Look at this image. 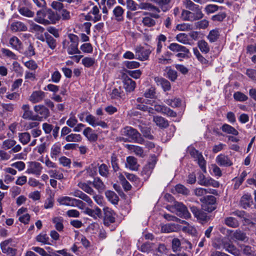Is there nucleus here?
<instances>
[{"label":"nucleus","instance_id":"45","mask_svg":"<svg viewBox=\"0 0 256 256\" xmlns=\"http://www.w3.org/2000/svg\"><path fill=\"white\" fill-rule=\"evenodd\" d=\"M224 223L230 227L236 228L238 226L239 222L238 220L233 217H227L224 219Z\"/></svg>","mask_w":256,"mask_h":256},{"label":"nucleus","instance_id":"59","mask_svg":"<svg viewBox=\"0 0 256 256\" xmlns=\"http://www.w3.org/2000/svg\"><path fill=\"white\" fill-rule=\"evenodd\" d=\"M234 99L238 102H244L248 100V97L240 92H236L234 94Z\"/></svg>","mask_w":256,"mask_h":256},{"label":"nucleus","instance_id":"24","mask_svg":"<svg viewBox=\"0 0 256 256\" xmlns=\"http://www.w3.org/2000/svg\"><path fill=\"white\" fill-rule=\"evenodd\" d=\"M124 10L122 8L118 6H116L112 10L113 15L114 17V20L118 22H121L124 21Z\"/></svg>","mask_w":256,"mask_h":256},{"label":"nucleus","instance_id":"57","mask_svg":"<svg viewBox=\"0 0 256 256\" xmlns=\"http://www.w3.org/2000/svg\"><path fill=\"white\" fill-rule=\"evenodd\" d=\"M166 71L167 74L166 77L172 82L175 81L178 77L177 72L170 68H166Z\"/></svg>","mask_w":256,"mask_h":256},{"label":"nucleus","instance_id":"21","mask_svg":"<svg viewBox=\"0 0 256 256\" xmlns=\"http://www.w3.org/2000/svg\"><path fill=\"white\" fill-rule=\"evenodd\" d=\"M84 212L95 219L102 216V210L98 206L94 208V209L86 208H85Z\"/></svg>","mask_w":256,"mask_h":256},{"label":"nucleus","instance_id":"13","mask_svg":"<svg viewBox=\"0 0 256 256\" xmlns=\"http://www.w3.org/2000/svg\"><path fill=\"white\" fill-rule=\"evenodd\" d=\"M143 14L146 15L148 14L146 12H144ZM150 16H145L142 18V22L144 26L152 27L156 24V21L152 18H158L160 16L158 14L148 13Z\"/></svg>","mask_w":256,"mask_h":256},{"label":"nucleus","instance_id":"60","mask_svg":"<svg viewBox=\"0 0 256 256\" xmlns=\"http://www.w3.org/2000/svg\"><path fill=\"white\" fill-rule=\"evenodd\" d=\"M226 14L225 12H220L218 14L212 16L211 20L214 22H222L226 18Z\"/></svg>","mask_w":256,"mask_h":256},{"label":"nucleus","instance_id":"14","mask_svg":"<svg viewBox=\"0 0 256 256\" xmlns=\"http://www.w3.org/2000/svg\"><path fill=\"white\" fill-rule=\"evenodd\" d=\"M222 248L225 249L228 252L234 256H237L238 254V250L236 248L226 239H222Z\"/></svg>","mask_w":256,"mask_h":256},{"label":"nucleus","instance_id":"63","mask_svg":"<svg viewBox=\"0 0 256 256\" xmlns=\"http://www.w3.org/2000/svg\"><path fill=\"white\" fill-rule=\"evenodd\" d=\"M119 180L121 182V184H122L124 189L126 191L130 190L131 189V188H132L131 185L126 180L125 178L122 175H120L119 176Z\"/></svg>","mask_w":256,"mask_h":256},{"label":"nucleus","instance_id":"27","mask_svg":"<svg viewBox=\"0 0 256 256\" xmlns=\"http://www.w3.org/2000/svg\"><path fill=\"white\" fill-rule=\"evenodd\" d=\"M126 166L132 170H137L139 165L138 164L136 158L132 156L127 157Z\"/></svg>","mask_w":256,"mask_h":256},{"label":"nucleus","instance_id":"11","mask_svg":"<svg viewBox=\"0 0 256 256\" xmlns=\"http://www.w3.org/2000/svg\"><path fill=\"white\" fill-rule=\"evenodd\" d=\"M104 212V224L106 226H108L110 224L115 222V213L112 209L104 207L103 208Z\"/></svg>","mask_w":256,"mask_h":256},{"label":"nucleus","instance_id":"42","mask_svg":"<svg viewBox=\"0 0 256 256\" xmlns=\"http://www.w3.org/2000/svg\"><path fill=\"white\" fill-rule=\"evenodd\" d=\"M64 140L67 142H80L82 140V136L80 134L70 133L64 137Z\"/></svg>","mask_w":256,"mask_h":256},{"label":"nucleus","instance_id":"55","mask_svg":"<svg viewBox=\"0 0 256 256\" xmlns=\"http://www.w3.org/2000/svg\"><path fill=\"white\" fill-rule=\"evenodd\" d=\"M16 144V142L12 139H8L3 142L2 148L4 150H8L12 148Z\"/></svg>","mask_w":256,"mask_h":256},{"label":"nucleus","instance_id":"53","mask_svg":"<svg viewBox=\"0 0 256 256\" xmlns=\"http://www.w3.org/2000/svg\"><path fill=\"white\" fill-rule=\"evenodd\" d=\"M176 39L178 42L184 44H189V40L188 36L184 33H180L176 36Z\"/></svg>","mask_w":256,"mask_h":256},{"label":"nucleus","instance_id":"44","mask_svg":"<svg viewBox=\"0 0 256 256\" xmlns=\"http://www.w3.org/2000/svg\"><path fill=\"white\" fill-rule=\"evenodd\" d=\"M183 4L186 8L190 10H200L199 6L195 4L191 0H184Z\"/></svg>","mask_w":256,"mask_h":256},{"label":"nucleus","instance_id":"64","mask_svg":"<svg viewBox=\"0 0 256 256\" xmlns=\"http://www.w3.org/2000/svg\"><path fill=\"white\" fill-rule=\"evenodd\" d=\"M1 106L2 107V112L4 113L6 112L12 113L14 109V106L12 104L2 103L1 104Z\"/></svg>","mask_w":256,"mask_h":256},{"label":"nucleus","instance_id":"32","mask_svg":"<svg viewBox=\"0 0 256 256\" xmlns=\"http://www.w3.org/2000/svg\"><path fill=\"white\" fill-rule=\"evenodd\" d=\"M154 122L161 128H166L169 126L168 121L160 116H154Z\"/></svg>","mask_w":256,"mask_h":256},{"label":"nucleus","instance_id":"4","mask_svg":"<svg viewBox=\"0 0 256 256\" xmlns=\"http://www.w3.org/2000/svg\"><path fill=\"white\" fill-rule=\"evenodd\" d=\"M204 16L201 10H198L196 12L183 10L182 12V18L184 20L194 22L202 19Z\"/></svg>","mask_w":256,"mask_h":256},{"label":"nucleus","instance_id":"48","mask_svg":"<svg viewBox=\"0 0 256 256\" xmlns=\"http://www.w3.org/2000/svg\"><path fill=\"white\" fill-rule=\"evenodd\" d=\"M220 33L218 29H214L210 30L208 36V38L211 42H216L219 38Z\"/></svg>","mask_w":256,"mask_h":256},{"label":"nucleus","instance_id":"62","mask_svg":"<svg viewBox=\"0 0 256 256\" xmlns=\"http://www.w3.org/2000/svg\"><path fill=\"white\" fill-rule=\"evenodd\" d=\"M77 123V118L72 113H71L70 114V117L66 122V125L68 126V128L70 127V128H74V126H76Z\"/></svg>","mask_w":256,"mask_h":256},{"label":"nucleus","instance_id":"50","mask_svg":"<svg viewBox=\"0 0 256 256\" xmlns=\"http://www.w3.org/2000/svg\"><path fill=\"white\" fill-rule=\"evenodd\" d=\"M100 120L92 114H89L86 118V121L92 127L97 126Z\"/></svg>","mask_w":256,"mask_h":256},{"label":"nucleus","instance_id":"5","mask_svg":"<svg viewBox=\"0 0 256 256\" xmlns=\"http://www.w3.org/2000/svg\"><path fill=\"white\" fill-rule=\"evenodd\" d=\"M34 111L36 113L35 115L36 120L41 121L50 116L49 110L42 104L36 105L34 108Z\"/></svg>","mask_w":256,"mask_h":256},{"label":"nucleus","instance_id":"3","mask_svg":"<svg viewBox=\"0 0 256 256\" xmlns=\"http://www.w3.org/2000/svg\"><path fill=\"white\" fill-rule=\"evenodd\" d=\"M168 209L172 212H176L177 216L182 218L187 219L190 217L187 207L182 202H176L170 209Z\"/></svg>","mask_w":256,"mask_h":256},{"label":"nucleus","instance_id":"31","mask_svg":"<svg viewBox=\"0 0 256 256\" xmlns=\"http://www.w3.org/2000/svg\"><path fill=\"white\" fill-rule=\"evenodd\" d=\"M10 44L13 48L22 52V42L16 36H14L10 38Z\"/></svg>","mask_w":256,"mask_h":256},{"label":"nucleus","instance_id":"29","mask_svg":"<svg viewBox=\"0 0 256 256\" xmlns=\"http://www.w3.org/2000/svg\"><path fill=\"white\" fill-rule=\"evenodd\" d=\"M11 29L13 32L26 31L27 30L26 26L22 22L16 21L11 24Z\"/></svg>","mask_w":256,"mask_h":256},{"label":"nucleus","instance_id":"25","mask_svg":"<svg viewBox=\"0 0 256 256\" xmlns=\"http://www.w3.org/2000/svg\"><path fill=\"white\" fill-rule=\"evenodd\" d=\"M47 20L49 22L48 25L50 24H55L58 22L60 17L59 14L55 13L51 9L47 10Z\"/></svg>","mask_w":256,"mask_h":256},{"label":"nucleus","instance_id":"47","mask_svg":"<svg viewBox=\"0 0 256 256\" xmlns=\"http://www.w3.org/2000/svg\"><path fill=\"white\" fill-rule=\"evenodd\" d=\"M247 176V172L246 171H244L241 174L240 178H235L233 180H234L235 184L234 186V188L235 190L238 189L239 186L241 185V184L242 183L243 181L244 180L245 178Z\"/></svg>","mask_w":256,"mask_h":256},{"label":"nucleus","instance_id":"7","mask_svg":"<svg viewBox=\"0 0 256 256\" xmlns=\"http://www.w3.org/2000/svg\"><path fill=\"white\" fill-rule=\"evenodd\" d=\"M198 184L205 186H212L214 188H218L220 184L210 177H206L202 174H200L198 176Z\"/></svg>","mask_w":256,"mask_h":256},{"label":"nucleus","instance_id":"1","mask_svg":"<svg viewBox=\"0 0 256 256\" xmlns=\"http://www.w3.org/2000/svg\"><path fill=\"white\" fill-rule=\"evenodd\" d=\"M121 134L123 137L120 138V140L124 142L142 144L144 141L141 134L132 126H126L123 128L121 130Z\"/></svg>","mask_w":256,"mask_h":256},{"label":"nucleus","instance_id":"23","mask_svg":"<svg viewBox=\"0 0 256 256\" xmlns=\"http://www.w3.org/2000/svg\"><path fill=\"white\" fill-rule=\"evenodd\" d=\"M138 9L154 12L157 13H160V10L158 7L146 2H140L138 4Z\"/></svg>","mask_w":256,"mask_h":256},{"label":"nucleus","instance_id":"43","mask_svg":"<svg viewBox=\"0 0 256 256\" xmlns=\"http://www.w3.org/2000/svg\"><path fill=\"white\" fill-rule=\"evenodd\" d=\"M232 238L236 240L244 242L247 240L248 239V237L246 235V234L242 232L240 230H237L234 232L232 235Z\"/></svg>","mask_w":256,"mask_h":256},{"label":"nucleus","instance_id":"16","mask_svg":"<svg viewBox=\"0 0 256 256\" xmlns=\"http://www.w3.org/2000/svg\"><path fill=\"white\" fill-rule=\"evenodd\" d=\"M47 16V10L42 9L38 10L36 16L34 18L35 22L45 26L48 25L49 22L45 18Z\"/></svg>","mask_w":256,"mask_h":256},{"label":"nucleus","instance_id":"38","mask_svg":"<svg viewBox=\"0 0 256 256\" xmlns=\"http://www.w3.org/2000/svg\"><path fill=\"white\" fill-rule=\"evenodd\" d=\"M222 6H219L214 4H208L205 6L204 10L207 14H210L216 12L219 10H222Z\"/></svg>","mask_w":256,"mask_h":256},{"label":"nucleus","instance_id":"17","mask_svg":"<svg viewBox=\"0 0 256 256\" xmlns=\"http://www.w3.org/2000/svg\"><path fill=\"white\" fill-rule=\"evenodd\" d=\"M44 92L42 90L34 91L29 98V100L32 104L41 102L45 98Z\"/></svg>","mask_w":256,"mask_h":256},{"label":"nucleus","instance_id":"40","mask_svg":"<svg viewBox=\"0 0 256 256\" xmlns=\"http://www.w3.org/2000/svg\"><path fill=\"white\" fill-rule=\"evenodd\" d=\"M78 186L83 190L84 192L88 194L92 195L94 194V190L88 184V183L83 182H79L78 184Z\"/></svg>","mask_w":256,"mask_h":256},{"label":"nucleus","instance_id":"9","mask_svg":"<svg viewBox=\"0 0 256 256\" xmlns=\"http://www.w3.org/2000/svg\"><path fill=\"white\" fill-rule=\"evenodd\" d=\"M12 242V239H8L1 242L0 244L2 252L8 256H14L16 254V250L10 247Z\"/></svg>","mask_w":256,"mask_h":256},{"label":"nucleus","instance_id":"8","mask_svg":"<svg viewBox=\"0 0 256 256\" xmlns=\"http://www.w3.org/2000/svg\"><path fill=\"white\" fill-rule=\"evenodd\" d=\"M190 154L192 157L198 161V163L204 172H206V162L204 159L202 154L194 148H192L190 151Z\"/></svg>","mask_w":256,"mask_h":256},{"label":"nucleus","instance_id":"54","mask_svg":"<svg viewBox=\"0 0 256 256\" xmlns=\"http://www.w3.org/2000/svg\"><path fill=\"white\" fill-rule=\"evenodd\" d=\"M198 47L202 52L207 54L210 51V48L207 42L204 40H200L198 44Z\"/></svg>","mask_w":256,"mask_h":256},{"label":"nucleus","instance_id":"22","mask_svg":"<svg viewBox=\"0 0 256 256\" xmlns=\"http://www.w3.org/2000/svg\"><path fill=\"white\" fill-rule=\"evenodd\" d=\"M240 203L244 208L250 207L253 204L252 198L250 194L248 193L244 194L241 198Z\"/></svg>","mask_w":256,"mask_h":256},{"label":"nucleus","instance_id":"28","mask_svg":"<svg viewBox=\"0 0 256 256\" xmlns=\"http://www.w3.org/2000/svg\"><path fill=\"white\" fill-rule=\"evenodd\" d=\"M93 186L100 193L103 192L106 189V186L104 182L99 177H96L94 178L92 182Z\"/></svg>","mask_w":256,"mask_h":256},{"label":"nucleus","instance_id":"12","mask_svg":"<svg viewBox=\"0 0 256 256\" xmlns=\"http://www.w3.org/2000/svg\"><path fill=\"white\" fill-rule=\"evenodd\" d=\"M42 167L38 162H29L26 172L32 174L36 176H40L42 172Z\"/></svg>","mask_w":256,"mask_h":256},{"label":"nucleus","instance_id":"2","mask_svg":"<svg viewBox=\"0 0 256 256\" xmlns=\"http://www.w3.org/2000/svg\"><path fill=\"white\" fill-rule=\"evenodd\" d=\"M168 48L174 52H178L176 54V56L180 58V61L184 58H188L190 57V50L184 46L173 42L171 43Z\"/></svg>","mask_w":256,"mask_h":256},{"label":"nucleus","instance_id":"46","mask_svg":"<svg viewBox=\"0 0 256 256\" xmlns=\"http://www.w3.org/2000/svg\"><path fill=\"white\" fill-rule=\"evenodd\" d=\"M112 167L114 172H118L119 169L118 159L116 154L113 153L110 157Z\"/></svg>","mask_w":256,"mask_h":256},{"label":"nucleus","instance_id":"52","mask_svg":"<svg viewBox=\"0 0 256 256\" xmlns=\"http://www.w3.org/2000/svg\"><path fill=\"white\" fill-rule=\"evenodd\" d=\"M176 226L175 224H168L162 226L161 230L163 232L169 233L176 231Z\"/></svg>","mask_w":256,"mask_h":256},{"label":"nucleus","instance_id":"26","mask_svg":"<svg viewBox=\"0 0 256 256\" xmlns=\"http://www.w3.org/2000/svg\"><path fill=\"white\" fill-rule=\"evenodd\" d=\"M158 4L162 11L166 12L170 8V5L172 0H150Z\"/></svg>","mask_w":256,"mask_h":256},{"label":"nucleus","instance_id":"37","mask_svg":"<svg viewBox=\"0 0 256 256\" xmlns=\"http://www.w3.org/2000/svg\"><path fill=\"white\" fill-rule=\"evenodd\" d=\"M74 198L67 196H62L58 198V202L60 205L74 206Z\"/></svg>","mask_w":256,"mask_h":256},{"label":"nucleus","instance_id":"51","mask_svg":"<svg viewBox=\"0 0 256 256\" xmlns=\"http://www.w3.org/2000/svg\"><path fill=\"white\" fill-rule=\"evenodd\" d=\"M19 140L23 144H26L30 140V135L28 132L18 134Z\"/></svg>","mask_w":256,"mask_h":256},{"label":"nucleus","instance_id":"30","mask_svg":"<svg viewBox=\"0 0 256 256\" xmlns=\"http://www.w3.org/2000/svg\"><path fill=\"white\" fill-rule=\"evenodd\" d=\"M46 36V42L48 46L51 50H54L57 46V42L56 40H55L50 34L47 32H44Z\"/></svg>","mask_w":256,"mask_h":256},{"label":"nucleus","instance_id":"18","mask_svg":"<svg viewBox=\"0 0 256 256\" xmlns=\"http://www.w3.org/2000/svg\"><path fill=\"white\" fill-rule=\"evenodd\" d=\"M216 161L220 166L228 167L232 164V162L230 158L227 156L222 154L218 156L216 158Z\"/></svg>","mask_w":256,"mask_h":256},{"label":"nucleus","instance_id":"58","mask_svg":"<svg viewBox=\"0 0 256 256\" xmlns=\"http://www.w3.org/2000/svg\"><path fill=\"white\" fill-rule=\"evenodd\" d=\"M95 62V59L91 57H85L82 60V64L86 68L92 66Z\"/></svg>","mask_w":256,"mask_h":256},{"label":"nucleus","instance_id":"49","mask_svg":"<svg viewBox=\"0 0 256 256\" xmlns=\"http://www.w3.org/2000/svg\"><path fill=\"white\" fill-rule=\"evenodd\" d=\"M61 153V147L59 144L53 145L51 148L50 156L52 158H56Z\"/></svg>","mask_w":256,"mask_h":256},{"label":"nucleus","instance_id":"19","mask_svg":"<svg viewBox=\"0 0 256 256\" xmlns=\"http://www.w3.org/2000/svg\"><path fill=\"white\" fill-rule=\"evenodd\" d=\"M83 134L90 142H95L97 140L98 138V134L90 127H87L84 130Z\"/></svg>","mask_w":256,"mask_h":256},{"label":"nucleus","instance_id":"36","mask_svg":"<svg viewBox=\"0 0 256 256\" xmlns=\"http://www.w3.org/2000/svg\"><path fill=\"white\" fill-rule=\"evenodd\" d=\"M166 37L163 34H160L156 38L157 44L156 49V54H159L162 52V42H165L166 40Z\"/></svg>","mask_w":256,"mask_h":256},{"label":"nucleus","instance_id":"41","mask_svg":"<svg viewBox=\"0 0 256 256\" xmlns=\"http://www.w3.org/2000/svg\"><path fill=\"white\" fill-rule=\"evenodd\" d=\"M221 129L223 132L228 134H232L234 136H237L238 134V132L236 129L228 124H223Z\"/></svg>","mask_w":256,"mask_h":256},{"label":"nucleus","instance_id":"35","mask_svg":"<svg viewBox=\"0 0 256 256\" xmlns=\"http://www.w3.org/2000/svg\"><path fill=\"white\" fill-rule=\"evenodd\" d=\"M52 222L54 224L56 229L58 232H60L63 231L64 222V218L61 216H57L53 218L52 220Z\"/></svg>","mask_w":256,"mask_h":256},{"label":"nucleus","instance_id":"39","mask_svg":"<svg viewBox=\"0 0 256 256\" xmlns=\"http://www.w3.org/2000/svg\"><path fill=\"white\" fill-rule=\"evenodd\" d=\"M99 174L102 177L108 178L110 175L108 166L105 164H102L98 166Z\"/></svg>","mask_w":256,"mask_h":256},{"label":"nucleus","instance_id":"33","mask_svg":"<svg viewBox=\"0 0 256 256\" xmlns=\"http://www.w3.org/2000/svg\"><path fill=\"white\" fill-rule=\"evenodd\" d=\"M136 84L131 78H128L124 80V87L128 92H132L135 89Z\"/></svg>","mask_w":256,"mask_h":256},{"label":"nucleus","instance_id":"34","mask_svg":"<svg viewBox=\"0 0 256 256\" xmlns=\"http://www.w3.org/2000/svg\"><path fill=\"white\" fill-rule=\"evenodd\" d=\"M105 195L108 200L112 204H118L119 198L114 192L107 190L105 192Z\"/></svg>","mask_w":256,"mask_h":256},{"label":"nucleus","instance_id":"6","mask_svg":"<svg viewBox=\"0 0 256 256\" xmlns=\"http://www.w3.org/2000/svg\"><path fill=\"white\" fill-rule=\"evenodd\" d=\"M200 201L206 204L205 210L212 212L216 208V198L212 195L206 196L200 198Z\"/></svg>","mask_w":256,"mask_h":256},{"label":"nucleus","instance_id":"15","mask_svg":"<svg viewBox=\"0 0 256 256\" xmlns=\"http://www.w3.org/2000/svg\"><path fill=\"white\" fill-rule=\"evenodd\" d=\"M63 48H66L68 53L69 54H79L80 53V50L78 49V44H70L64 40L62 42Z\"/></svg>","mask_w":256,"mask_h":256},{"label":"nucleus","instance_id":"10","mask_svg":"<svg viewBox=\"0 0 256 256\" xmlns=\"http://www.w3.org/2000/svg\"><path fill=\"white\" fill-rule=\"evenodd\" d=\"M134 50L136 56H138L136 58L142 61L147 60L151 53L150 49L145 48L141 46H136Z\"/></svg>","mask_w":256,"mask_h":256},{"label":"nucleus","instance_id":"56","mask_svg":"<svg viewBox=\"0 0 256 256\" xmlns=\"http://www.w3.org/2000/svg\"><path fill=\"white\" fill-rule=\"evenodd\" d=\"M243 253L248 256H256V251L250 246H244L242 248Z\"/></svg>","mask_w":256,"mask_h":256},{"label":"nucleus","instance_id":"61","mask_svg":"<svg viewBox=\"0 0 256 256\" xmlns=\"http://www.w3.org/2000/svg\"><path fill=\"white\" fill-rule=\"evenodd\" d=\"M48 174H50L51 178L58 179V180H62L64 178V174L60 172L59 171L57 170H50L48 171Z\"/></svg>","mask_w":256,"mask_h":256},{"label":"nucleus","instance_id":"20","mask_svg":"<svg viewBox=\"0 0 256 256\" xmlns=\"http://www.w3.org/2000/svg\"><path fill=\"white\" fill-rule=\"evenodd\" d=\"M154 81L158 86H160L164 92L168 91L171 88L170 82L163 78L156 77Z\"/></svg>","mask_w":256,"mask_h":256}]
</instances>
